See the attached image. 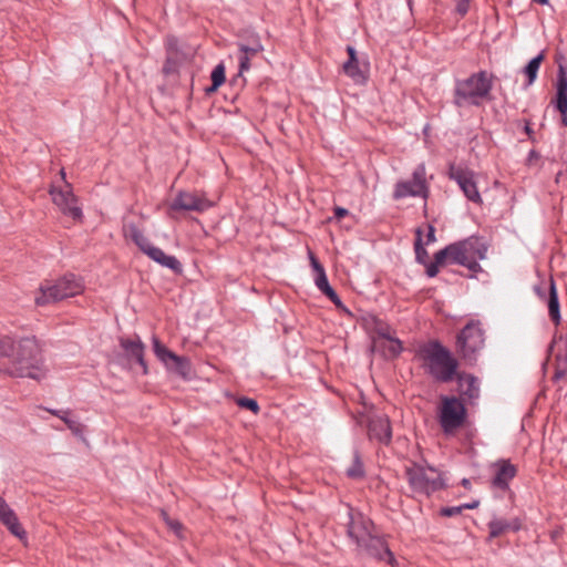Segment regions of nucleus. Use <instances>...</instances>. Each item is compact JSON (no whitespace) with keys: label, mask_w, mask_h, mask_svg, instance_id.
I'll list each match as a JSON object with an SVG mask.
<instances>
[{"label":"nucleus","mask_w":567,"mask_h":567,"mask_svg":"<svg viewBox=\"0 0 567 567\" xmlns=\"http://www.w3.org/2000/svg\"><path fill=\"white\" fill-rule=\"evenodd\" d=\"M238 47H239L240 53L244 55H247L249 58H252L256 54L264 51V45L261 44L260 38L256 33H254V45H248L246 43H239Z\"/></svg>","instance_id":"c85d7f7f"},{"label":"nucleus","mask_w":567,"mask_h":567,"mask_svg":"<svg viewBox=\"0 0 567 567\" xmlns=\"http://www.w3.org/2000/svg\"><path fill=\"white\" fill-rule=\"evenodd\" d=\"M374 525L372 520L362 514H351L348 524V535L360 547L364 542H368L373 536Z\"/></svg>","instance_id":"dca6fc26"},{"label":"nucleus","mask_w":567,"mask_h":567,"mask_svg":"<svg viewBox=\"0 0 567 567\" xmlns=\"http://www.w3.org/2000/svg\"><path fill=\"white\" fill-rule=\"evenodd\" d=\"M0 357L9 358L4 371L11 377L41 380L45 375L42 349L34 337L0 338Z\"/></svg>","instance_id":"f257e3e1"},{"label":"nucleus","mask_w":567,"mask_h":567,"mask_svg":"<svg viewBox=\"0 0 567 567\" xmlns=\"http://www.w3.org/2000/svg\"><path fill=\"white\" fill-rule=\"evenodd\" d=\"M386 341L389 342L386 350L392 357H396L402 352L403 347L400 340L386 337Z\"/></svg>","instance_id":"72a5a7b5"},{"label":"nucleus","mask_w":567,"mask_h":567,"mask_svg":"<svg viewBox=\"0 0 567 567\" xmlns=\"http://www.w3.org/2000/svg\"><path fill=\"white\" fill-rule=\"evenodd\" d=\"M316 286L318 289L324 295L326 291L330 290L332 287L329 285L326 271L321 274H317L316 276Z\"/></svg>","instance_id":"f704fd0d"},{"label":"nucleus","mask_w":567,"mask_h":567,"mask_svg":"<svg viewBox=\"0 0 567 567\" xmlns=\"http://www.w3.org/2000/svg\"><path fill=\"white\" fill-rule=\"evenodd\" d=\"M440 257V250L434 255V261L426 262V275L430 278L435 277L439 274V267L445 262H447L446 258H439Z\"/></svg>","instance_id":"2f4dec72"},{"label":"nucleus","mask_w":567,"mask_h":567,"mask_svg":"<svg viewBox=\"0 0 567 567\" xmlns=\"http://www.w3.org/2000/svg\"><path fill=\"white\" fill-rule=\"evenodd\" d=\"M414 251L415 259L419 264L426 265L429 262V254L424 248V244L422 243V231L421 229L416 230V238L414 241Z\"/></svg>","instance_id":"c756f323"},{"label":"nucleus","mask_w":567,"mask_h":567,"mask_svg":"<svg viewBox=\"0 0 567 567\" xmlns=\"http://www.w3.org/2000/svg\"><path fill=\"white\" fill-rule=\"evenodd\" d=\"M162 516L166 525L177 535L181 537V530H182V524L175 519H172L168 517V515L165 512H162Z\"/></svg>","instance_id":"c9c22d12"},{"label":"nucleus","mask_w":567,"mask_h":567,"mask_svg":"<svg viewBox=\"0 0 567 567\" xmlns=\"http://www.w3.org/2000/svg\"><path fill=\"white\" fill-rule=\"evenodd\" d=\"M347 52L349 58L342 65L344 74L355 84H365L369 79V63L359 61L353 47L348 45Z\"/></svg>","instance_id":"2eb2a0df"},{"label":"nucleus","mask_w":567,"mask_h":567,"mask_svg":"<svg viewBox=\"0 0 567 567\" xmlns=\"http://www.w3.org/2000/svg\"><path fill=\"white\" fill-rule=\"evenodd\" d=\"M84 285L81 278L73 274L65 275L54 284L45 285L40 288V296L35 297L38 306H44L50 302H58L65 298L75 297L82 293Z\"/></svg>","instance_id":"1a4fd4ad"},{"label":"nucleus","mask_w":567,"mask_h":567,"mask_svg":"<svg viewBox=\"0 0 567 567\" xmlns=\"http://www.w3.org/2000/svg\"><path fill=\"white\" fill-rule=\"evenodd\" d=\"M480 505V501L475 499L471 503H464L462 504L461 506L463 507V511L464 509H474V508H477Z\"/></svg>","instance_id":"a18cd8bd"},{"label":"nucleus","mask_w":567,"mask_h":567,"mask_svg":"<svg viewBox=\"0 0 567 567\" xmlns=\"http://www.w3.org/2000/svg\"><path fill=\"white\" fill-rule=\"evenodd\" d=\"M535 292L540 299H545L546 295L545 291L540 287H535Z\"/></svg>","instance_id":"de8ad7c7"},{"label":"nucleus","mask_w":567,"mask_h":567,"mask_svg":"<svg viewBox=\"0 0 567 567\" xmlns=\"http://www.w3.org/2000/svg\"><path fill=\"white\" fill-rule=\"evenodd\" d=\"M250 59L247 55L240 54L239 56V73H244L250 69Z\"/></svg>","instance_id":"ea45409f"},{"label":"nucleus","mask_w":567,"mask_h":567,"mask_svg":"<svg viewBox=\"0 0 567 567\" xmlns=\"http://www.w3.org/2000/svg\"><path fill=\"white\" fill-rule=\"evenodd\" d=\"M435 241V228L432 225H427V234L425 245H430Z\"/></svg>","instance_id":"79ce46f5"},{"label":"nucleus","mask_w":567,"mask_h":567,"mask_svg":"<svg viewBox=\"0 0 567 567\" xmlns=\"http://www.w3.org/2000/svg\"><path fill=\"white\" fill-rule=\"evenodd\" d=\"M153 350L155 355L169 369H173L177 374L186 377L189 373L188 360L175 354L168 350L157 337L152 338Z\"/></svg>","instance_id":"ddd939ff"},{"label":"nucleus","mask_w":567,"mask_h":567,"mask_svg":"<svg viewBox=\"0 0 567 567\" xmlns=\"http://www.w3.org/2000/svg\"><path fill=\"white\" fill-rule=\"evenodd\" d=\"M565 375V371L564 370H557L556 373H555V378L556 379H560Z\"/></svg>","instance_id":"09e8293b"},{"label":"nucleus","mask_w":567,"mask_h":567,"mask_svg":"<svg viewBox=\"0 0 567 567\" xmlns=\"http://www.w3.org/2000/svg\"><path fill=\"white\" fill-rule=\"evenodd\" d=\"M548 313L551 321L558 326L560 323V306L556 284L553 277L549 278V293H548Z\"/></svg>","instance_id":"b1692460"},{"label":"nucleus","mask_w":567,"mask_h":567,"mask_svg":"<svg viewBox=\"0 0 567 567\" xmlns=\"http://www.w3.org/2000/svg\"><path fill=\"white\" fill-rule=\"evenodd\" d=\"M458 384L461 395L470 403H473L480 396L478 379L473 374L457 372L455 379Z\"/></svg>","instance_id":"5701e85b"},{"label":"nucleus","mask_w":567,"mask_h":567,"mask_svg":"<svg viewBox=\"0 0 567 567\" xmlns=\"http://www.w3.org/2000/svg\"><path fill=\"white\" fill-rule=\"evenodd\" d=\"M213 85L208 92L217 90L225 82V66L220 63L216 65L210 74Z\"/></svg>","instance_id":"7c9ffc66"},{"label":"nucleus","mask_w":567,"mask_h":567,"mask_svg":"<svg viewBox=\"0 0 567 567\" xmlns=\"http://www.w3.org/2000/svg\"><path fill=\"white\" fill-rule=\"evenodd\" d=\"M524 131L528 135L529 140L534 141V131L528 121L525 124Z\"/></svg>","instance_id":"49530a36"},{"label":"nucleus","mask_w":567,"mask_h":567,"mask_svg":"<svg viewBox=\"0 0 567 567\" xmlns=\"http://www.w3.org/2000/svg\"><path fill=\"white\" fill-rule=\"evenodd\" d=\"M556 109L561 114V122L567 127V71L559 65L556 84Z\"/></svg>","instance_id":"412c9836"},{"label":"nucleus","mask_w":567,"mask_h":567,"mask_svg":"<svg viewBox=\"0 0 567 567\" xmlns=\"http://www.w3.org/2000/svg\"><path fill=\"white\" fill-rule=\"evenodd\" d=\"M425 372L436 382L450 383L458 372L460 363L453 353L437 340H431L419 349Z\"/></svg>","instance_id":"f03ea898"},{"label":"nucleus","mask_w":567,"mask_h":567,"mask_svg":"<svg viewBox=\"0 0 567 567\" xmlns=\"http://www.w3.org/2000/svg\"><path fill=\"white\" fill-rule=\"evenodd\" d=\"M348 214H349L348 209H346L343 207H336V209H334V216L338 219L346 217Z\"/></svg>","instance_id":"c03bdc74"},{"label":"nucleus","mask_w":567,"mask_h":567,"mask_svg":"<svg viewBox=\"0 0 567 567\" xmlns=\"http://www.w3.org/2000/svg\"><path fill=\"white\" fill-rule=\"evenodd\" d=\"M0 523L18 538L22 539L27 536L24 528L19 523L17 514L2 496H0Z\"/></svg>","instance_id":"aec40b11"},{"label":"nucleus","mask_w":567,"mask_h":567,"mask_svg":"<svg viewBox=\"0 0 567 567\" xmlns=\"http://www.w3.org/2000/svg\"><path fill=\"white\" fill-rule=\"evenodd\" d=\"M462 512H463V507L461 505H458V506L443 507L440 513L442 516L452 517L455 515H460Z\"/></svg>","instance_id":"e433bc0d"},{"label":"nucleus","mask_w":567,"mask_h":567,"mask_svg":"<svg viewBox=\"0 0 567 567\" xmlns=\"http://www.w3.org/2000/svg\"><path fill=\"white\" fill-rule=\"evenodd\" d=\"M49 193L52 197L53 204L63 215L71 217L75 221H81L83 219V212L79 205V199L73 194L72 187L69 183L65 182V185L62 188L51 186Z\"/></svg>","instance_id":"9b49d317"},{"label":"nucleus","mask_w":567,"mask_h":567,"mask_svg":"<svg viewBox=\"0 0 567 567\" xmlns=\"http://www.w3.org/2000/svg\"><path fill=\"white\" fill-rule=\"evenodd\" d=\"M329 300L338 308V309H346V307L343 306L341 299L339 298V296L337 295V292L333 290V288H331L330 290L326 291L324 293Z\"/></svg>","instance_id":"4c0bfd02"},{"label":"nucleus","mask_w":567,"mask_h":567,"mask_svg":"<svg viewBox=\"0 0 567 567\" xmlns=\"http://www.w3.org/2000/svg\"><path fill=\"white\" fill-rule=\"evenodd\" d=\"M456 350L460 357L470 365L477 361L480 352L485 347V331L480 320H470L456 336Z\"/></svg>","instance_id":"423d86ee"},{"label":"nucleus","mask_w":567,"mask_h":567,"mask_svg":"<svg viewBox=\"0 0 567 567\" xmlns=\"http://www.w3.org/2000/svg\"><path fill=\"white\" fill-rule=\"evenodd\" d=\"M346 473L347 476L352 480H361L364 477V465L358 451H354L352 463L347 468Z\"/></svg>","instance_id":"bb28decb"},{"label":"nucleus","mask_w":567,"mask_h":567,"mask_svg":"<svg viewBox=\"0 0 567 567\" xmlns=\"http://www.w3.org/2000/svg\"><path fill=\"white\" fill-rule=\"evenodd\" d=\"M310 261H311V266H312L313 270L316 271V274H321L324 271V268L322 267V265L318 261V259L312 254H310Z\"/></svg>","instance_id":"a19ab883"},{"label":"nucleus","mask_w":567,"mask_h":567,"mask_svg":"<svg viewBox=\"0 0 567 567\" xmlns=\"http://www.w3.org/2000/svg\"><path fill=\"white\" fill-rule=\"evenodd\" d=\"M369 434L380 443L388 445L392 440V429L388 416L373 417L369 423Z\"/></svg>","instance_id":"4be33fe9"},{"label":"nucleus","mask_w":567,"mask_h":567,"mask_svg":"<svg viewBox=\"0 0 567 567\" xmlns=\"http://www.w3.org/2000/svg\"><path fill=\"white\" fill-rule=\"evenodd\" d=\"M409 7H412V0H408Z\"/></svg>","instance_id":"6e6d98bb"},{"label":"nucleus","mask_w":567,"mask_h":567,"mask_svg":"<svg viewBox=\"0 0 567 567\" xmlns=\"http://www.w3.org/2000/svg\"><path fill=\"white\" fill-rule=\"evenodd\" d=\"M449 176L457 183L468 200L476 204L482 203V197L477 189L474 173L472 171L452 164L449 168Z\"/></svg>","instance_id":"f8f14e48"},{"label":"nucleus","mask_w":567,"mask_h":567,"mask_svg":"<svg viewBox=\"0 0 567 567\" xmlns=\"http://www.w3.org/2000/svg\"><path fill=\"white\" fill-rule=\"evenodd\" d=\"M560 174L561 173H558L557 176H556V182H558V179H560Z\"/></svg>","instance_id":"5fc2aeb1"},{"label":"nucleus","mask_w":567,"mask_h":567,"mask_svg":"<svg viewBox=\"0 0 567 567\" xmlns=\"http://www.w3.org/2000/svg\"><path fill=\"white\" fill-rule=\"evenodd\" d=\"M429 196V187L426 184L425 165L419 164L413 174L412 181H400L395 184L393 198L402 199L405 197H423Z\"/></svg>","instance_id":"9d476101"},{"label":"nucleus","mask_w":567,"mask_h":567,"mask_svg":"<svg viewBox=\"0 0 567 567\" xmlns=\"http://www.w3.org/2000/svg\"><path fill=\"white\" fill-rule=\"evenodd\" d=\"M49 412L61 419L73 433H81V423L70 416L71 413L69 410H49Z\"/></svg>","instance_id":"cd10ccee"},{"label":"nucleus","mask_w":567,"mask_h":567,"mask_svg":"<svg viewBox=\"0 0 567 567\" xmlns=\"http://www.w3.org/2000/svg\"><path fill=\"white\" fill-rule=\"evenodd\" d=\"M360 548H362L369 556L385 561L390 565H394L395 558L393 553L390 550L385 540L379 536L373 535L371 539L364 542Z\"/></svg>","instance_id":"a211bd4d"},{"label":"nucleus","mask_w":567,"mask_h":567,"mask_svg":"<svg viewBox=\"0 0 567 567\" xmlns=\"http://www.w3.org/2000/svg\"><path fill=\"white\" fill-rule=\"evenodd\" d=\"M495 475L492 480V485L502 491L509 487V482L516 476L517 468L508 460H499L493 464Z\"/></svg>","instance_id":"6ab92c4d"},{"label":"nucleus","mask_w":567,"mask_h":567,"mask_svg":"<svg viewBox=\"0 0 567 567\" xmlns=\"http://www.w3.org/2000/svg\"><path fill=\"white\" fill-rule=\"evenodd\" d=\"M493 74L478 71L463 80H456L453 103L457 107L465 105L480 106L483 101L491 100Z\"/></svg>","instance_id":"7ed1b4c3"},{"label":"nucleus","mask_w":567,"mask_h":567,"mask_svg":"<svg viewBox=\"0 0 567 567\" xmlns=\"http://www.w3.org/2000/svg\"><path fill=\"white\" fill-rule=\"evenodd\" d=\"M462 484H463V486L467 487V486H470V481L467 478H464L462 481Z\"/></svg>","instance_id":"3c124183"},{"label":"nucleus","mask_w":567,"mask_h":567,"mask_svg":"<svg viewBox=\"0 0 567 567\" xmlns=\"http://www.w3.org/2000/svg\"><path fill=\"white\" fill-rule=\"evenodd\" d=\"M487 526H488L491 538L499 537L505 532H507L509 528H513L514 530L519 529L518 524L512 526V524H509L507 520L501 519V518H495V519L491 520Z\"/></svg>","instance_id":"393cba45"},{"label":"nucleus","mask_w":567,"mask_h":567,"mask_svg":"<svg viewBox=\"0 0 567 567\" xmlns=\"http://www.w3.org/2000/svg\"><path fill=\"white\" fill-rule=\"evenodd\" d=\"M120 347L124 352V357L128 362H136L143 370V373L148 372L147 364L144 359L145 344L142 342L140 337L135 338H121Z\"/></svg>","instance_id":"f3484780"},{"label":"nucleus","mask_w":567,"mask_h":567,"mask_svg":"<svg viewBox=\"0 0 567 567\" xmlns=\"http://www.w3.org/2000/svg\"><path fill=\"white\" fill-rule=\"evenodd\" d=\"M213 203L204 195L192 192H179L171 204L172 210H187L203 213L209 209Z\"/></svg>","instance_id":"4468645a"},{"label":"nucleus","mask_w":567,"mask_h":567,"mask_svg":"<svg viewBox=\"0 0 567 567\" xmlns=\"http://www.w3.org/2000/svg\"><path fill=\"white\" fill-rule=\"evenodd\" d=\"M456 2V12L464 17L470 9V0H454Z\"/></svg>","instance_id":"58836bf2"},{"label":"nucleus","mask_w":567,"mask_h":567,"mask_svg":"<svg viewBox=\"0 0 567 567\" xmlns=\"http://www.w3.org/2000/svg\"><path fill=\"white\" fill-rule=\"evenodd\" d=\"M538 159H539V154L535 150H532L527 157L528 165H532L534 162H537Z\"/></svg>","instance_id":"37998d69"},{"label":"nucleus","mask_w":567,"mask_h":567,"mask_svg":"<svg viewBox=\"0 0 567 567\" xmlns=\"http://www.w3.org/2000/svg\"><path fill=\"white\" fill-rule=\"evenodd\" d=\"M437 421L445 435H454L467 421L464 401L454 395H442L437 409Z\"/></svg>","instance_id":"0eeeda50"},{"label":"nucleus","mask_w":567,"mask_h":567,"mask_svg":"<svg viewBox=\"0 0 567 567\" xmlns=\"http://www.w3.org/2000/svg\"><path fill=\"white\" fill-rule=\"evenodd\" d=\"M248 45H254V34L250 37V41L249 43H247Z\"/></svg>","instance_id":"603ef678"},{"label":"nucleus","mask_w":567,"mask_h":567,"mask_svg":"<svg viewBox=\"0 0 567 567\" xmlns=\"http://www.w3.org/2000/svg\"><path fill=\"white\" fill-rule=\"evenodd\" d=\"M534 2L536 3H539V4H547L548 3V0H533Z\"/></svg>","instance_id":"8fccbe9b"},{"label":"nucleus","mask_w":567,"mask_h":567,"mask_svg":"<svg viewBox=\"0 0 567 567\" xmlns=\"http://www.w3.org/2000/svg\"><path fill=\"white\" fill-rule=\"evenodd\" d=\"M237 405L239 408H243V409H248L250 410L254 414H258L259 413V404L256 400L254 399H250V398H246V396H243V398H239L237 399L236 401Z\"/></svg>","instance_id":"473e14b6"},{"label":"nucleus","mask_w":567,"mask_h":567,"mask_svg":"<svg viewBox=\"0 0 567 567\" xmlns=\"http://www.w3.org/2000/svg\"><path fill=\"white\" fill-rule=\"evenodd\" d=\"M487 246L477 237L447 245L440 250L439 258H446L447 264L461 265L472 272L482 270L480 261L486 258Z\"/></svg>","instance_id":"20e7f679"},{"label":"nucleus","mask_w":567,"mask_h":567,"mask_svg":"<svg viewBox=\"0 0 567 567\" xmlns=\"http://www.w3.org/2000/svg\"><path fill=\"white\" fill-rule=\"evenodd\" d=\"M123 235L131 239L146 256L152 260L173 270L175 274L183 271L181 261L175 256L166 255L161 248L151 244L148 238L134 223H125L123 225Z\"/></svg>","instance_id":"6e6552de"},{"label":"nucleus","mask_w":567,"mask_h":567,"mask_svg":"<svg viewBox=\"0 0 567 567\" xmlns=\"http://www.w3.org/2000/svg\"><path fill=\"white\" fill-rule=\"evenodd\" d=\"M405 476L411 491L416 495L431 496L444 488V480L439 470L412 462L405 466Z\"/></svg>","instance_id":"39448f33"},{"label":"nucleus","mask_w":567,"mask_h":567,"mask_svg":"<svg viewBox=\"0 0 567 567\" xmlns=\"http://www.w3.org/2000/svg\"><path fill=\"white\" fill-rule=\"evenodd\" d=\"M545 55L543 52H540L538 55H536L535 58H533L528 64L524 68L523 72L524 74L527 76V86L532 85L536 78H537V73H538V70L540 68V64L544 60Z\"/></svg>","instance_id":"a878e982"},{"label":"nucleus","mask_w":567,"mask_h":567,"mask_svg":"<svg viewBox=\"0 0 567 567\" xmlns=\"http://www.w3.org/2000/svg\"><path fill=\"white\" fill-rule=\"evenodd\" d=\"M60 174H61L62 178L65 179V172H64V169H61Z\"/></svg>","instance_id":"864d4df0"}]
</instances>
